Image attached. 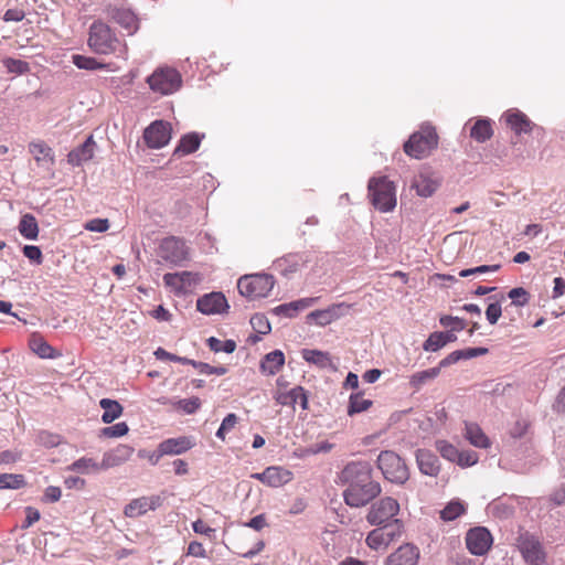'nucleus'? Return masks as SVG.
Listing matches in <instances>:
<instances>
[{
	"mask_svg": "<svg viewBox=\"0 0 565 565\" xmlns=\"http://www.w3.org/2000/svg\"><path fill=\"white\" fill-rule=\"evenodd\" d=\"M201 143V136L196 132H190L184 135L180 141L178 147L174 149L175 156H185L194 152L199 149Z\"/></svg>",
	"mask_w": 565,
	"mask_h": 565,
	"instance_id": "7c9ffc66",
	"label": "nucleus"
},
{
	"mask_svg": "<svg viewBox=\"0 0 565 565\" xmlns=\"http://www.w3.org/2000/svg\"><path fill=\"white\" fill-rule=\"evenodd\" d=\"M171 139V126L163 120H156L143 131V140L149 148L160 149Z\"/></svg>",
	"mask_w": 565,
	"mask_h": 565,
	"instance_id": "ddd939ff",
	"label": "nucleus"
},
{
	"mask_svg": "<svg viewBox=\"0 0 565 565\" xmlns=\"http://www.w3.org/2000/svg\"><path fill=\"white\" fill-rule=\"evenodd\" d=\"M465 540L468 551L477 556L484 555L490 550L493 542L490 531L483 526L470 529Z\"/></svg>",
	"mask_w": 565,
	"mask_h": 565,
	"instance_id": "f8f14e48",
	"label": "nucleus"
},
{
	"mask_svg": "<svg viewBox=\"0 0 565 565\" xmlns=\"http://www.w3.org/2000/svg\"><path fill=\"white\" fill-rule=\"evenodd\" d=\"M99 406L104 409L102 420L105 424H110L117 418H119L124 411L122 406L118 401L110 398H102L99 401Z\"/></svg>",
	"mask_w": 565,
	"mask_h": 565,
	"instance_id": "c756f323",
	"label": "nucleus"
},
{
	"mask_svg": "<svg viewBox=\"0 0 565 565\" xmlns=\"http://www.w3.org/2000/svg\"><path fill=\"white\" fill-rule=\"evenodd\" d=\"M180 277V280L182 282L183 290H185L188 287H191L200 281V277L198 274L191 273V271H181L177 273Z\"/></svg>",
	"mask_w": 565,
	"mask_h": 565,
	"instance_id": "774afa93",
	"label": "nucleus"
},
{
	"mask_svg": "<svg viewBox=\"0 0 565 565\" xmlns=\"http://www.w3.org/2000/svg\"><path fill=\"white\" fill-rule=\"evenodd\" d=\"M196 308L203 315H218L228 309V303L222 292L213 291L200 297Z\"/></svg>",
	"mask_w": 565,
	"mask_h": 565,
	"instance_id": "2eb2a0df",
	"label": "nucleus"
},
{
	"mask_svg": "<svg viewBox=\"0 0 565 565\" xmlns=\"http://www.w3.org/2000/svg\"><path fill=\"white\" fill-rule=\"evenodd\" d=\"M308 262L303 254H287L274 262L275 269L282 276H289L296 273L301 266Z\"/></svg>",
	"mask_w": 565,
	"mask_h": 565,
	"instance_id": "6ab92c4d",
	"label": "nucleus"
},
{
	"mask_svg": "<svg viewBox=\"0 0 565 565\" xmlns=\"http://www.w3.org/2000/svg\"><path fill=\"white\" fill-rule=\"evenodd\" d=\"M237 420H238V417L231 413L228 414L221 423V426L218 427L217 431H216V437L224 440L225 439V435L226 433H228L230 430H232L235 425L237 424Z\"/></svg>",
	"mask_w": 565,
	"mask_h": 565,
	"instance_id": "8fccbe9b",
	"label": "nucleus"
},
{
	"mask_svg": "<svg viewBox=\"0 0 565 565\" xmlns=\"http://www.w3.org/2000/svg\"><path fill=\"white\" fill-rule=\"evenodd\" d=\"M502 315L501 302L495 300L491 302L486 310V318L490 324H495Z\"/></svg>",
	"mask_w": 565,
	"mask_h": 565,
	"instance_id": "4d7b16f0",
	"label": "nucleus"
},
{
	"mask_svg": "<svg viewBox=\"0 0 565 565\" xmlns=\"http://www.w3.org/2000/svg\"><path fill=\"white\" fill-rule=\"evenodd\" d=\"M132 452V447L128 445H119L113 450L104 454L100 467L103 469H108L119 466L127 461L131 457Z\"/></svg>",
	"mask_w": 565,
	"mask_h": 565,
	"instance_id": "412c9836",
	"label": "nucleus"
},
{
	"mask_svg": "<svg viewBox=\"0 0 565 565\" xmlns=\"http://www.w3.org/2000/svg\"><path fill=\"white\" fill-rule=\"evenodd\" d=\"M440 185V178L437 173L425 169L414 177L411 188L420 198L431 196Z\"/></svg>",
	"mask_w": 565,
	"mask_h": 565,
	"instance_id": "4468645a",
	"label": "nucleus"
},
{
	"mask_svg": "<svg viewBox=\"0 0 565 565\" xmlns=\"http://www.w3.org/2000/svg\"><path fill=\"white\" fill-rule=\"evenodd\" d=\"M85 228L90 232L103 233L109 228V223L107 218H93L86 223Z\"/></svg>",
	"mask_w": 565,
	"mask_h": 565,
	"instance_id": "680f3d73",
	"label": "nucleus"
},
{
	"mask_svg": "<svg viewBox=\"0 0 565 565\" xmlns=\"http://www.w3.org/2000/svg\"><path fill=\"white\" fill-rule=\"evenodd\" d=\"M274 286L275 278L269 274L245 275L237 281L239 294L252 300L267 297Z\"/></svg>",
	"mask_w": 565,
	"mask_h": 565,
	"instance_id": "39448f33",
	"label": "nucleus"
},
{
	"mask_svg": "<svg viewBox=\"0 0 565 565\" xmlns=\"http://www.w3.org/2000/svg\"><path fill=\"white\" fill-rule=\"evenodd\" d=\"M110 17L129 33H132L137 30V18L131 10L114 8L110 10Z\"/></svg>",
	"mask_w": 565,
	"mask_h": 565,
	"instance_id": "cd10ccee",
	"label": "nucleus"
},
{
	"mask_svg": "<svg viewBox=\"0 0 565 565\" xmlns=\"http://www.w3.org/2000/svg\"><path fill=\"white\" fill-rule=\"evenodd\" d=\"M161 502L162 500L159 495L140 497L134 499L125 507L124 514L127 518H138L148 511H154L161 505Z\"/></svg>",
	"mask_w": 565,
	"mask_h": 565,
	"instance_id": "dca6fc26",
	"label": "nucleus"
},
{
	"mask_svg": "<svg viewBox=\"0 0 565 565\" xmlns=\"http://www.w3.org/2000/svg\"><path fill=\"white\" fill-rule=\"evenodd\" d=\"M492 135L491 120L487 118L478 119L470 130V137L478 142H486Z\"/></svg>",
	"mask_w": 565,
	"mask_h": 565,
	"instance_id": "2f4dec72",
	"label": "nucleus"
},
{
	"mask_svg": "<svg viewBox=\"0 0 565 565\" xmlns=\"http://www.w3.org/2000/svg\"><path fill=\"white\" fill-rule=\"evenodd\" d=\"M437 448L445 459L449 461H456L458 457V449L455 446L448 444L447 441H439Z\"/></svg>",
	"mask_w": 565,
	"mask_h": 565,
	"instance_id": "bf43d9fd",
	"label": "nucleus"
},
{
	"mask_svg": "<svg viewBox=\"0 0 565 565\" xmlns=\"http://www.w3.org/2000/svg\"><path fill=\"white\" fill-rule=\"evenodd\" d=\"M128 431V425L125 422H120L113 426L104 427L100 430V436L106 438H118L125 436Z\"/></svg>",
	"mask_w": 565,
	"mask_h": 565,
	"instance_id": "37998d69",
	"label": "nucleus"
},
{
	"mask_svg": "<svg viewBox=\"0 0 565 565\" xmlns=\"http://www.w3.org/2000/svg\"><path fill=\"white\" fill-rule=\"evenodd\" d=\"M175 406L185 414H194L201 406V399L199 397L180 399L175 403Z\"/></svg>",
	"mask_w": 565,
	"mask_h": 565,
	"instance_id": "3c124183",
	"label": "nucleus"
},
{
	"mask_svg": "<svg viewBox=\"0 0 565 565\" xmlns=\"http://www.w3.org/2000/svg\"><path fill=\"white\" fill-rule=\"evenodd\" d=\"M375 526L376 529L366 535L365 543L376 552L385 551L391 543L399 540L404 533V523L399 519H394L388 524Z\"/></svg>",
	"mask_w": 565,
	"mask_h": 565,
	"instance_id": "20e7f679",
	"label": "nucleus"
},
{
	"mask_svg": "<svg viewBox=\"0 0 565 565\" xmlns=\"http://www.w3.org/2000/svg\"><path fill=\"white\" fill-rule=\"evenodd\" d=\"M339 483L345 487L344 502L351 508H362L380 495L381 484L372 478L369 461H351L338 475Z\"/></svg>",
	"mask_w": 565,
	"mask_h": 565,
	"instance_id": "f257e3e1",
	"label": "nucleus"
},
{
	"mask_svg": "<svg viewBox=\"0 0 565 565\" xmlns=\"http://www.w3.org/2000/svg\"><path fill=\"white\" fill-rule=\"evenodd\" d=\"M351 305L345 302L333 303L328 307L332 321H335L349 313Z\"/></svg>",
	"mask_w": 565,
	"mask_h": 565,
	"instance_id": "052dcab7",
	"label": "nucleus"
},
{
	"mask_svg": "<svg viewBox=\"0 0 565 565\" xmlns=\"http://www.w3.org/2000/svg\"><path fill=\"white\" fill-rule=\"evenodd\" d=\"M159 255L166 262L180 266L189 259V249L183 239L170 236L162 239L159 246Z\"/></svg>",
	"mask_w": 565,
	"mask_h": 565,
	"instance_id": "9d476101",
	"label": "nucleus"
},
{
	"mask_svg": "<svg viewBox=\"0 0 565 565\" xmlns=\"http://www.w3.org/2000/svg\"><path fill=\"white\" fill-rule=\"evenodd\" d=\"M440 373V367H431L417 373L409 377V385L418 391L424 384L436 379Z\"/></svg>",
	"mask_w": 565,
	"mask_h": 565,
	"instance_id": "72a5a7b5",
	"label": "nucleus"
},
{
	"mask_svg": "<svg viewBox=\"0 0 565 565\" xmlns=\"http://www.w3.org/2000/svg\"><path fill=\"white\" fill-rule=\"evenodd\" d=\"M369 198L373 206L382 212L387 213L396 206V188L394 182L386 177L371 178L367 184Z\"/></svg>",
	"mask_w": 565,
	"mask_h": 565,
	"instance_id": "7ed1b4c3",
	"label": "nucleus"
},
{
	"mask_svg": "<svg viewBox=\"0 0 565 565\" xmlns=\"http://www.w3.org/2000/svg\"><path fill=\"white\" fill-rule=\"evenodd\" d=\"M147 83L154 93L170 95L181 87L182 78L177 70L172 67H160L147 78Z\"/></svg>",
	"mask_w": 565,
	"mask_h": 565,
	"instance_id": "6e6552de",
	"label": "nucleus"
},
{
	"mask_svg": "<svg viewBox=\"0 0 565 565\" xmlns=\"http://www.w3.org/2000/svg\"><path fill=\"white\" fill-rule=\"evenodd\" d=\"M503 118L507 125L516 134H529L531 132L534 124L529 117L516 108L507 110L503 114Z\"/></svg>",
	"mask_w": 565,
	"mask_h": 565,
	"instance_id": "a211bd4d",
	"label": "nucleus"
},
{
	"mask_svg": "<svg viewBox=\"0 0 565 565\" xmlns=\"http://www.w3.org/2000/svg\"><path fill=\"white\" fill-rule=\"evenodd\" d=\"M418 559V547L414 544L405 543L387 556L385 565H417Z\"/></svg>",
	"mask_w": 565,
	"mask_h": 565,
	"instance_id": "f3484780",
	"label": "nucleus"
},
{
	"mask_svg": "<svg viewBox=\"0 0 565 565\" xmlns=\"http://www.w3.org/2000/svg\"><path fill=\"white\" fill-rule=\"evenodd\" d=\"M271 313L277 317L294 318L298 313L294 301L279 305L271 309Z\"/></svg>",
	"mask_w": 565,
	"mask_h": 565,
	"instance_id": "864d4df0",
	"label": "nucleus"
},
{
	"mask_svg": "<svg viewBox=\"0 0 565 565\" xmlns=\"http://www.w3.org/2000/svg\"><path fill=\"white\" fill-rule=\"evenodd\" d=\"M460 360H466L463 350H456V351L451 352L450 354H448L446 358H444L439 362L438 367H440V370H441L443 367H447L454 363H457Z\"/></svg>",
	"mask_w": 565,
	"mask_h": 565,
	"instance_id": "69168bd1",
	"label": "nucleus"
},
{
	"mask_svg": "<svg viewBox=\"0 0 565 565\" xmlns=\"http://www.w3.org/2000/svg\"><path fill=\"white\" fill-rule=\"evenodd\" d=\"M465 438L477 448H488L490 446L489 438L475 423H466Z\"/></svg>",
	"mask_w": 565,
	"mask_h": 565,
	"instance_id": "bb28decb",
	"label": "nucleus"
},
{
	"mask_svg": "<svg viewBox=\"0 0 565 565\" xmlns=\"http://www.w3.org/2000/svg\"><path fill=\"white\" fill-rule=\"evenodd\" d=\"M88 45L97 54H110L116 51L119 40L106 23L95 21L89 28Z\"/></svg>",
	"mask_w": 565,
	"mask_h": 565,
	"instance_id": "423d86ee",
	"label": "nucleus"
},
{
	"mask_svg": "<svg viewBox=\"0 0 565 565\" xmlns=\"http://www.w3.org/2000/svg\"><path fill=\"white\" fill-rule=\"evenodd\" d=\"M307 319H308V321H310V320L315 321V323L319 327H326V326L330 324L331 322H333L328 308L311 311L307 316Z\"/></svg>",
	"mask_w": 565,
	"mask_h": 565,
	"instance_id": "de8ad7c7",
	"label": "nucleus"
},
{
	"mask_svg": "<svg viewBox=\"0 0 565 565\" xmlns=\"http://www.w3.org/2000/svg\"><path fill=\"white\" fill-rule=\"evenodd\" d=\"M154 355H156V358L158 360H169V361L178 362V363H181V364H189V365H191V362H192L191 359H188V358H184V356H178L175 354L169 353L168 351H166L162 348H158L154 351Z\"/></svg>",
	"mask_w": 565,
	"mask_h": 565,
	"instance_id": "13d9d810",
	"label": "nucleus"
},
{
	"mask_svg": "<svg viewBox=\"0 0 565 565\" xmlns=\"http://www.w3.org/2000/svg\"><path fill=\"white\" fill-rule=\"evenodd\" d=\"M250 324L256 332L263 335L269 333L271 330L270 323L264 315H254L250 318Z\"/></svg>",
	"mask_w": 565,
	"mask_h": 565,
	"instance_id": "09e8293b",
	"label": "nucleus"
},
{
	"mask_svg": "<svg viewBox=\"0 0 565 565\" xmlns=\"http://www.w3.org/2000/svg\"><path fill=\"white\" fill-rule=\"evenodd\" d=\"M416 461L422 473L436 477L440 470L439 460L436 455L426 449L416 451Z\"/></svg>",
	"mask_w": 565,
	"mask_h": 565,
	"instance_id": "4be33fe9",
	"label": "nucleus"
},
{
	"mask_svg": "<svg viewBox=\"0 0 565 565\" xmlns=\"http://www.w3.org/2000/svg\"><path fill=\"white\" fill-rule=\"evenodd\" d=\"M31 350L42 359H53L54 349L41 337H33L30 341Z\"/></svg>",
	"mask_w": 565,
	"mask_h": 565,
	"instance_id": "c9c22d12",
	"label": "nucleus"
},
{
	"mask_svg": "<svg viewBox=\"0 0 565 565\" xmlns=\"http://www.w3.org/2000/svg\"><path fill=\"white\" fill-rule=\"evenodd\" d=\"M377 467L384 478L394 483H404L408 479V469L402 458L394 451H381L377 457Z\"/></svg>",
	"mask_w": 565,
	"mask_h": 565,
	"instance_id": "0eeeda50",
	"label": "nucleus"
},
{
	"mask_svg": "<svg viewBox=\"0 0 565 565\" xmlns=\"http://www.w3.org/2000/svg\"><path fill=\"white\" fill-rule=\"evenodd\" d=\"M159 445L161 452H164L166 456L181 455L193 447L191 439L184 436L166 439Z\"/></svg>",
	"mask_w": 565,
	"mask_h": 565,
	"instance_id": "b1692460",
	"label": "nucleus"
},
{
	"mask_svg": "<svg viewBox=\"0 0 565 565\" xmlns=\"http://www.w3.org/2000/svg\"><path fill=\"white\" fill-rule=\"evenodd\" d=\"M24 484L22 475L0 473V489H19Z\"/></svg>",
	"mask_w": 565,
	"mask_h": 565,
	"instance_id": "79ce46f5",
	"label": "nucleus"
},
{
	"mask_svg": "<svg viewBox=\"0 0 565 565\" xmlns=\"http://www.w3.org/2000/svg\"><path fill=\"white\" fill-rule=\"evenodd\" d=\"M301 354L303 360L308 363L315 364L321 369H334L332 359L328 352L305 349Z\"/></svg>",
	"mask_w": 565,
	"mask_h": 565,
	"instance_id": "c85d7f7f",
	"label": "nucleus"
},
{
	"mask_svg": "<svg viewBox=\"0 0 565 565\" xmlns=\"http://www.w3.org/2000/svg\"><path fill=\"white\" fill-rule=\"evenodd\" d=\"M372 405L370 399L363 398L361 394H352L349 399L348 414L350 416L366 411Z\"/></svg>",
	"mask_w": 565,
	"mask_h": 565,
	"instance_id": "ea45409f",
	"label": "nucleus"
},
{
	"mask_svg": "<svg viewBox=\"0 0 565 565\" xmlns=\"http://www.w3.org/2000/svg\"><path fill=\"white\" fill-rule=\"evenodd\" d=\"M437 146L438 135L435 128L424 124L418 131L411 135L403 148L407 156L419 160L428 157Z\"/></svg>",
	"mask_w": 565,
	"mask_h": 565,
	"instance_id": "f03ea898",
	"label": "nucleus"
},
{
	"mask_svg": "<svg viewBox=\"0 0 565 565\" xmlns=\"http://www.w3.org/2000/svg\"><path fill=\"white\" fill-rule=\"evenodd\" d=\"M191 365L195 367L201 374H215V375H224L227 372L225 366H212L204 362H198L192 360Z\"/></svg>",
	"mask_w": 565,
	"mask_h": 565,
	"instance_id": "49530a36",
	"label": "nucleus"
},
{
	"mask_svg": "<svg viewBox=\"0 0 565 565\" xmlns=\"http://www.w3.org/2000/svg\"><path fill=\"white\" fill-rule=\"evenodd\" d=\"M466 511L460 501H450L441 511L440 518L444 521H454Z\"/></svg>",
	"mask_w": 565,
	"mask_h": 565,
	"instance_id": "58836bf2",
	"label": "nucleus"
},
{
	"mask_svg": "<svg viewBox=\"0 0 565 565\" xmlns=\"http://www.w3.org/2000/svg\"><path fill=\"white\" fill-rule=\"evenodd\" d=\"M4 66L7 67L8 72L15 73V74H23L29 70V65L26 62L15 58H6L4 60Z\"/></svg>",
	"mask_w": 565,
	"mask_h": 565,
	"instance_id": "6e6d98bb",
	"label": "nucleus"
},
{
	"mask_svg": "<svg viewBox=\"0 0 565 565\" xmlns=\"http://www.w3.org/2000/svg\"><path fill=\"white\" fill-rule=\"evenodd\" d=\"M445 339L443 332H433L429 334L428 339L424 342L423 349L427 352H436L444 348Z\"/></svg>",
	"mask_w": 565,
	"mask_h": 565,
	"instance_id": "c03bdc74",
	"label": "nucleus"
},
{
	"mask_svg": "<svg viewBox=\"0 0 565 565\" xmlns=\"http://www.w3.org/2000/svg\"><path fill=\"white\" fill-rule=\"evenodd\" d=\"M267 486L271 488H279L289 483L294 473L280 466H269L266 468Z\"/></svg>",
	"mask_w": 565,
	"mask_h": 565,
	"instance_id": "393cba45",
	"label": "nucleus"
},
{
	"mask_svg": "<svg viewBox=\"0 0 565 565\" xmlns=\"http://www.w3.org/2000/svg\"><path fill=\"white\" fill-rule=\"evenodd\" d=\"M23 254L26 258H29L32 262H35L36 264L42 263V252L40 247L35 245H25L23 247Z\"/></svg>",
	"mask_w": 565,
	"mask_h": 565,
	"instance_id": "338daca9",
	"label": "nucleus"
},
{
	"mask_svg": "<svg viewBox=\"0 0 565 565\" xmlns=\"http://www.w3.org/2000/svg\"><path fill=\"white\" fill-rule=\"evenodd\" d=\"M508 297L512 299V305L523 307L527 303V292L522 287L513 288L509 291Z\"/></svg>",
	"mask_w": 565,
	"mask_h": 565,
	"instance_id": "5fc2aeb1",
	"label": "nucleus"
},
{
	"mask_svg": "<svg viewBox=\"0 0 565 565\" xmlns=\"http://www.w3.org/2000/svg\"><path fill=\"white\" fill-rule=\"evenodd\" d=\"M67 469L79 473H89L90 471H98L103 468L94 459L82 457L68 466Z\"/></svg>",
	"mask_w": 565,
	"mask_h": 565,
	"instance_id": "e433bc0d",
	"label": "nucleus"
},
{
	"mask_svg": "<svg viewBox=\"0 0 565 565\" xmlns=\"http://www.w3.org/2000/svg\"><path fill=\"white\" fill-rule=\"evenodd\" d=\"M302 386H295L288 392H278L275 396L276 402L282 406H292L298 403Z\"/></svg>",
	"mask_w": 565,
	"mask_h": 565,
	"instance_id": "4c0bfd02",
	"label": "nucleus"
},
{
	"mask_svg": "<svg viewBox=\"0 0 565 565\" xmlns=\"http://www.w3.org/2000/svg\"><path fill=\"white\" fill-rule=\"evenodd\" d=\"M19 232L26 239H36L39 235V225L32 214H24L19 223Z\"/></svg>",
	"mask_w": 565,
	"mask_h": 565,
	"instance_id": "473e14b6",
	"label": "nucleus"
},
{
	"mask_svg": "<svg viewBox=\"0 0 565 565\" xmlns=\"http://www.w3.org/2000/svg\"><path fill=\"white\" fill-rule=\"evenodd\" d=\"M500 265H481L473 268L462 269L458 273L459 277L466 278L475 275H481L487 273H495L500 269Z\"/></svg>",
	"mask_w": 565,
	"mask_h": 565,
	"instance_id": "a18cd8bd",
	"label": "nucleus"
},
{
	"mask_svg": "<svg viewBox=\"0 0 565 565\" xmlns=\"http://www.w3.org/2000/svg\"><path fill=\"white\" fill-rule=\"evenodd\" d=\"M519 550L526 563L531 565H543L546 561L544 548L534 535L521 534L519 537Z\"/></svg>",
	"mask_w": 565,
	"mask_h": 565,
	"instance_id": "9b49d317",
	"label": "nucleus"
},
{
	"mask_svg": "<svg viewBox=\"0 0 565 565\" xmlns=\"http://www.w3.org/2000/svg\"><path fill=\"white\" fill-rule=\"evenodd\" d=\"M96 142L93 136H89L81 146L73 149L67 154V161L72 166H81L94 157Z\"/></svg>",
	"mask_w": 565,
	"mask_h": 565,
	"instance_id": "aec40b11",
	"label": "nucleus"
},
{
	"mask_svg": "<svg viewBox=\"0 0 565 565\" xmlns=\"http://www.w3.org/2000/svg\"><path fill=\"white\" fill-rule=\"evenodd\" d=\"M29 150L39 166L49 168L54 164L53 150L43 141L31 142Z\"/></svg>",
	"mask_w": 565,
	"mask_h": 565,
	"instance_id": "a878e982",
	"label": "nucleus"
},
{
	"mask_svg": "<svg viewBox=\"0 0 565 565\" xmlns=\"http://www.w3.org/2000/svg\"><path fill=\"white\" fill-rule=\"evenodd\" d=\"M456 461L461 467H471L478 462V455L471 451H458Z\"/></svg>",
	"mask_w": 565,
	"mask_h": 565,
	"instance_id": "e2e57ef3",
	"label": "nucleus"
},
{
	"mask_svg": "<svg viewBox=\"0 0 565 565\" xmlns=\"http://www.w3.org/2000/svg\"><path fill=\"white\" fill-rule=\"evenodd\" d=\"M207 345H209L210 350L215 353H217V352L233 353L236 349V342L234 340L222 341L215 337H210L207 339Z\"/></svg>",
	"mask_w": 565,
	"mask_h": 565,
	"instance_id": "a19ab883",
	"label": "nucleus"
},
{
	"mask_svg": "<svg viewBox=\"0 0 565 565\" xmlns=\"http://www.w3.org/2000/svg\"><path fill=\"white\" fill-rule=\"evenodd\" d=\"M163 281H164L166 286L171 287L172 289H174L178 292L184 291L183 287H182V282L180 280V277L177 273L166 274L163 276Z\"/></svg>",
	"mask_w": 565,
	"mask_h": 565,
	"instance_id": "0e129e2a",
	"label": "nucleus"
},
{
	"mask_svg": "<svg viewBox=\"0 0 565 565\" xmlns=\"http://www.w3.org/2000/svg\"><path fill=\"white\" fill-rule=\"evenodd\" d=\"M439 322L445 328H450L451 331H461L466 328V321L459 317L444 316Z\"/></svg>",
	"mask_w": 565,
	"mask_h": 565,
	"instance_id": "603ef678",
	"label": "nucleus"
},
{
	"mask_svg": "<svg viewBox=\"0 0 565 565\" xmlns=\"http://www.w3.org/2000/svg\"><path fill=\"white\" fill-rule=\"evenodd\" d=\"M73 64L79 70L97 71L106 68V64L98 62L95 57L81 54L72 55Z\"/></svg>",
	"mask_w": 565,
	"mask_h": 565,
	"instance_id": "f704fd0d",
	"label": "nucleus"
},
{
	"mask_svg": "<svg viewBox=\"0 0 565 565\" xmlns=\"http://www.w3.org/2000/svg\"><path fill=\"white\" fill-rule=\"evenodd\" d=\"M285 364V355L280 350L267 353L260 361V372L266 375H275Z\"/></svg>",
	"mask_w": 565,
	"mask_h": 565,
	"instance_id": "5701e85b",
	"label": "nucleus"
},
{
	"mask_svg": "<svg viewBox=\"0 0 565 565\" xmlns=\"http://www.w3.org/2000/svg\"><path fill=\"white\" fill-rule=\"evenodd\" d=\"M399 511V503L397 500L385 497L374 502L366 514V521L371 525L388 524L392 520L396 519Z\"/></svg>",
	"mask_w": 565,
	"mask_h": 565,
	"instance_id": "1a4fd4ad",
	"label": "nucleus"
}]
</instances>
